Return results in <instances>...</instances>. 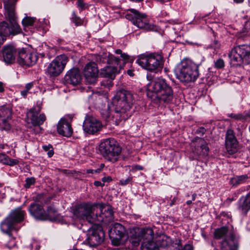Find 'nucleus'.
<instances>
[{
  "instance_id": "obj_1",
  "label": "nucleus",
  "mask_w": 250,
  "mask_h": 250,
  "mask_svg": "<svg viewBox=\"0 0 250 250\" xmlns=\"http://www.w3.org/2000/svg\"><path fill=\"white\" fill-rule=\"evenodd\" d=\"M204 61L201 54H198L193 61L183 60L175 70L176 78L183 83L194 82L199 77L198 68Z\"/></svg>"
},
{
  "instance_id": "obj_2",
  "label": "nucleus",
  "mask_w": 250,
  "mask_h": 250,
  "mask_svg": "<svg viewBox=\"0 0 250 250\" xmlns=\"http://www.w3.org/2000/svg\"><path fill=\"white\" fill-rule=\"evenodd\" d=\"M115 53L120 55V58L115 57L110 53H104L101 56L100 61L108 64L101 69L100 75L102 77L111 80L114 79L115 75L123 67L125 61H128L130 58L128 55L123 53L120 49L116 50Z\"/></svg>"
},
{
  "instance_id": "obj_3",
  "label": "nucleus",
  "mask_w": 250,
  "mask_h": 250,
  "mask_svg": "<svg viewBox=\"0 0 250 250\" xmlns=\"http://www.w3.org/2000/svg\"><path fill=\"white\" fill-rule=\"evenodd\" d=\"M147 95L152 93L157 95V97L161 102L165 104L171 103L174 98V93L172 87L162 78H157L152 81L147 85Z\"/></svg>"
},
{
  "instance_id": "obj_4",
  "label": "nucleus",
  "mask_w": 250,
  "mask_h": 250,
  "mask_svg": "<svg viewBox=\"0 0 250 250\" xmlns=\"http://www.w3.org/2000/svg\"><path fill=\"white\" fill-rule=\"evenodd\" d=\"M133 102V95L129 91L122 89L117 92L112 103L115 112L120 114L121 120H125L130 116L129 111Z\"/></svg>"
},
{
  "instance_id": "obj_5",
  "label": "nucleus",
  "mask_w": 250,
  "mask_h": 250,
  "mask_svg": "<svg viewBox=\"0 0 250 250\" xmlns=\"http://www.w3.org/2000/svg\"><path fill=\"white\" fill-rule=\"evenodd\" d=\"M25 211L21 208L12 210L8 216L0 223V229L2 233L10 234L13 231L17 232L20 229L18 224L23 221Z\"/></svg>"
},
{
  "instance_id": "obj_6",
  "label": "nucleus",
  "mask_w": 250,
  "mask_h": 250,
  "mask_svg": "<svg viewBox=\"0 0 250 250\" xmlns=\"http://www.w3.org/2000/svg\"><path fill=\"white\" fill-rule=\"evenodd\" d=\"M136 62L144 69L152 72L161 69L164 61L159 53H146L138 56Z\"/></svg>"
},
{
  "instance_id": "obj_7",
  "label": "nucleus",
  "mask_w": 250,
  "mask_h": 250,
  "mask_svg": "<svg viewBox=\"0 0 250 250\" xmlns=\"http://www.w3.org/2000/svg\"><path fill=\"white\" fill-rule=\"evenodd\" d=\"M99 150L106 160L114 163L118 160L122 148L114 139L109 138L101 143Z\"/></svg>"
},
{
  "instance_id": "obj_8",
  "label": "nucleus",
  "mask_w": 250,
  "mask_h": 250,
  "mask_svg": "<svg viewBox=\"0 0 250 250\" xmlns=\"http://www.w3.org/2000/svg\"><path fill=\"white\" fill-rule=\"evenodd\" d=\"M229 56L233 65L248 64L250 63V46L243 44L234 47Z\"/></svg>"
},
{
  "instance_id": "obj_9",
  "label": "nucleus",
  "mask_w": 250,
  "mask_h": 250,
  "mask_svg": "<svg viewBox=\"0 0 250 250\" xmlns=\"http://www.w3.org/2000/svg\"><path fill=\"white\" fill-rule=\"evenodd\" d=\"M96 206L83 203L76 207L74 215L80 219H85L91 224L99 220L97 213H95Z\"/></svg>"
},
{
  "instance_id": "obj_10",
  "label": "nucleus",
  "mask_w": 250,
  "mask_h": 250,
  "mask_svg": "<svg viewBox=\"0 0 250 250\" xmlns=\"http://www.w3.org/2000/svg\"><path fill=\"white\" fill-rule=\"evenodd\" d=\"M9 13H5V16L7 19L10 24H9L6 21H3L0 23V32L5 36L9 35H16L21 33V28L17 23V17L15 13H13V15L9 14Z\"/></svg>"
},
{
  "instance_id": "obj_11",
  "label": "nucleus",
  "mask_w": 250,
  "mask_h": 250,
  "mask_svg": "<svg viewBox=\"0 0 250 250\" xmlns=\"http://www.w3.org/2000/svg\"><path fill=\"white\" fill-rule=\"evenodd\" d=\"M125 17L139 28L144 29L146 31H150L153 29V25L148 23L146 15L134 9H129Z\"/></svg>"
},
{
  "instance_id": "obj_12",
  "label": "nucleus",
  "mask_w": 250,
  "mask_h": 250,
  "mask_svg": "<svg viewBox=\"0 0 250 250\" xmlns=\"http://www.w3.org/2000/svg\"><path fill=\"white\" fill-rule=\"evenodd\" d=\"M109 235L112 244L114 246L120 245L128 238L125 228L119 223H115L113 225L109 231Z\"/></svg>"
},
{
  "instance_id": "obj_13",
  "label": "nucleus",
  "mask_w": 250,
  "mask_h": 250,
  "mask_svg": "<svg viewBox=\"0 0 250 250\" xmlns=\"http://www.w3.org/2000/svg\"><path fill=\"white\" fill-rule=\"evenodd\" d=\"M154 232L151 228H144L138 229L130 236V242L133 246H137L140 242L150 241L153 240Z\"/></svg>"
},
{
  "instance_id": "obj_14",
  "label": "nucleus",
  "mask_w": 250,
  "mask_h": 250,
  "mask_svg": "<svg viewBox=\"0 0 250 250\" xmlns=\"http://www.w3.org/2000/svg\"><path fill=\"white\" fill-rule=\"evenodd\" d=\"M67 62V58L64 55L56 57L48 65L47 72L50 76H57L63 70Z\"/></svg>"
},
{
  "instance_id": "obj_15",
  "label": "nucleus",
  "mask_w": 250,
  "mask_h": 250,
  "mask_svg": "<svg viewBox=\"0 0 250 250\" xmlns=\"http://www.w3.org/2000/svg\"><path fill=\"white\" fill-rule=\"evenodd\" d=\"M83 131L89 134H94L99 131L102 127V123L92 116H87L83 123Z\"/></svg>"
},
{
  "instance_id": "obj_16",
  "label": "nucleus",
  "mask_w": 250,
  "mask_h": 250,
  "mask_svg": "<svg viewBox=\"0 0 250 250\" xmlns=\"http://www.w3.org/2000/svg\"><path fill=\"white\" fill-rule=\"evenodd\" d=\"M193 152L196 155H207L209 148L206 141L201 138H195L191 143Z\"/></svg>"
},
{
  "instance_id": "obj_17",
  "label": "nucleus",
  "mask_w": 250,
  "mask_h": 250,
  "mask_svg": "<svg viewBox=\"0 0 250 250\" xmlns=\"http://www.w3.org/2000/svg\"><path fill=\"white\" fill-rule=\"evenodd\" d=\"M83 74L86 82L89 84H94L97 81L98 74L97 65L94 62H90L86 64Z\"/></svg>"
},
{
  "instance_id": "obj_18",
  "label": "nucleus",
  "mask_w": 250,
  "mask_h": 250,
  "mask_svg": "<svg viewBox=\"0 0 250 250\" xmlns=\"http://www.w3.org/2000/svg\"><path fill=\"white\" fill-rule=\"evenodd\" d=\"M226 148L230 154H233L237 151L238 141L234 131L231 129L227 130L225 137Z\"/></svg>"
},
{
  "instance_id": "obj_19",
  "label": "nucleus",
  "mask_w": 250,
  "mask_h": 250,
  "mask_svg": "<svg viewBox=\"0 0 250 250\" xmlns=\"http://www.w3.org/2000/svg\"><path fill=\"white\" fill-rule=\"evenodd\" d=\"M104 236L102 229L90 228L88 230L86 240L90 246H96L103 241Z\"/></svg>"
},
{
  "instance_id": "obj_20",
  "label": "nucleus",
  "mask_w": 250,
  "mask_h": 250,
  "mask_svg": "<svg viewBox=\"0 0 250 250\" xmlns=\"http://www.w3.org/2000/svg\"><path fill=\"white\" fill-rule=\"evenodd\" d=\"M221 245V250H238L239 246L238 239L233 232H230L223 239Z\"/></svg>"
},
{
  "instance_id": "obj_21",
  "label": "nucleus",
  "mask_w": 250,
  "mask_h": 250,
  "mask_svg": "<svg viewBox=\"0 0 250 250\" xmlns=\"http://www.w3.org/2000/svg\"><path fill=\"white\" fill-rule=\"evenodd\" d=\"M18 55L20 62L22 65L28 66L35 64L38 58L35 53H27L24 49L20 50Z\"/></svg>"
},
{
  "instance_id": "obj_22",
  "label": "nucleus",
  "mask_w": 250,
  "mask_h": 250,
  "mask_svg": "<svg viewBox=\"0 0 250 250\" xmlns=\"http://www.w3.org/2000/svg\"><path fill=\"white\" fill-rule=\"evenodd\" d=\"M64 80L67 84L73 85L79 84L82 80V76L80 70L77 68L70 69L66 74Z\"/></svg>"
},
{
  "instance_id": "obj_23",
  "label": "nucleus",
  "mask_w": 250,
  "mask_h": 250,
  "mask_svg": "<svg viewBox=\"0 0 250 250\" xmlns=\"http://www.w3.org/2000/svg\"><path fill=\"white\" fill-rule=\"evenodd\" d=\"M17 54V50L12 45L8 44L2 48V56L4 61L7 64H11L15 62Z\"/></svg>"
},
{
  "instance_id": "obj_24",
  "label": "nucleus",
  "mask_w": 250,
  "mask_h": 250,
  "mask_svg": "<svg viewBox=\"0 0 250 250\" xmlns=\"http://www.w3.org/2000/svg\"><path fill=\"white\" fill-rule=\"evenodd\" d=\"M41 109L39 107L37 110L35 108H33L30 110L27 114V116L30 117L31 123L34 126H39L42 125L46 120V116L44 114H38Z\"/></svg>"
},
{
  "instance_id": "obj_25",
  "label": "nucleus",
  "mask_w": 250,
  "mask_h": 250,
  "mask_svg": "<svg viewBox=\"0 0 250 250\" xmlns=\"http://www.w3.org/2000/svg\"><path fill=\"white\" fill-rule=\"evenodd\" d=\"M57 131L59 134L66 137H70L73 133L70 124L65 118H62L58 122Z\"/></svg>"
},
{
  "instance_id": "obj_26",
  "label": "nucleus",
  "mask_w": 250,
  "mask_h": 250,
  "mask_svg": "<svg viewBox=\"0 0 250 250\" xmlns=\"http://www.w3.org/2000/svg\"><path fill=\"white\" fill-rule=\"evenodd\" d=\"M28 210L31 215L36 219L46 220V212L42 206L32 203L30 205Z\"/></svg>"
},
{
  "instance_id": "obj_27",
  "label": "nucleus",
  "mask_w": 250,
  "mask_h": 250,
  "mask_svg": "<svg viewBox=\"0 0 250 250\" xmlns=\"http://www.w3.org/2000/svg\"><path fill=\"white\" fill-rule=\"evenodd\" d=\"M156 245L161 248L164 250H174L177 245V243H174L170 237L163 236L159 237L156 241Z\"/></svg>"
},
{
  "instance_id": "obj_28",
  "label": "nucleus",
  "mask_w": 250,
  "mask_h": 250,
  "mask_svg": "<svg viewBox=\"0 0 250 250\" xmlns=\"http://www.w3.org/2000/svg\"><path fill=\"white\" fill-rule=\"evenodd\" d=\"M96 208H99L101 214L98 216V221L103 220L104 217L111 219L113 215V211L112 208L109 205L104 206L98 204L96 205Z\"/></svg>"
},
{
  "instance_id": "obj_29",
  "label": "nucleus",
  "mask_w": 250,
  "mask_h": 250,
  "mask_svg": "<svg viewBox=\"0 0 250 250\" xmlns=\"http://www.w3.org/2000/svg\"><path fill=\"white\" fill-rule=\"evenodd\" d=\"M238 209L246 215L250 209V196L248 194L246 197H242L238 202Z\"/></svg>"
},
{
  "instance_id": "obj_30",
  "label": "nucleus",
  "mask_w": 250,
  "mask_h": 250,
  "mask_svg": "<svg viewBox=\"0 0 250 250\" xmlns=\"http://www.w3.org/2000/svg\"><path fill=\"white\" fill-rule=\"evenodd\" d=\"M230 232H233L229 230L228 227H223L216 229L214 232V237L217 239H220L222 238L225 239L229 235V233Z\"/></svg>"
},
{
  "instance_id": "obj_31",
  "label": "nucleus",
  "mask_w": 250,
  "mask_h": 250,
  "mask_svg": "<svg viewBox=\"0 0 250 250\" xmlns=\"http://www.w3.org/2000/svg\"><path fill=\"white\" fill-rule=\"evenodd\" d=\"M46 219L56 220L58 217V211L53 206H50L47 210Z\"/></svg>"
},
{
  "instance_id": "obj_32",
  "label": "nucleus",
  "mask_w": 250,
  "mask_h": 250,
  "mask_svg": "<svg viewBox=\"0 0 250 250\" xmlns=\"http://www.w3.org/2000/svg\"><path fill=\"white\" fill-rule=\"evenodd\" d=\"M141 249L142 250H159L158 248L156 247V242L154 243L153 240L142 242Z\"/></svg>"
},
{
  "instance_id": "obj_33",
  "label": "nucleus",
  "mask_w": 250,
  "mask_h": 250,
  "mask_svg": "<svg viewBox=\"0 0 250 250\" xmlns=\"http://www.w3.org/2000/svg\"><path fill=\"white\" fill-rule=\"evenodd\" d=\"M6 234L7 236L5 239V245L7 248L10 249L16 245V237L13 235L12 233Z\"/></svg>"
},
{
  "instance_id": "obj_34",
  "label": "nucleus",
  "mask_w": 250,
  "mask_h": 250,
  "mask_svg": "<svg viewBox=\"0 0 250 250\" xmlns=\"http://www.w3.org/2000/svg\"><path fill=\"white\" fill-rule=\"evenodd\" d=\"M248 179V176L247 175H242L232 178L230 180V182L233 186H237L238 185L244 183Z\"/></svg>"
},
{
  "instance_id": "obj_35",
  "label": "nucleus",
  "mask_w": 250,
  "mask_h": 250,
  "mask_svg": "<svg viewBox=\"0 0 250 250\" xmlns=\"http://www.w3.org/2000/svg\"><path fill=\"white\" fill-rule=\"evenodd\" d=\"M229 117L233 118L237 121H240L242 122L246 121L248 119L247 111H245L243 113L234 114L231 113L229 114Z\"/></svg>"
},
{
  "instance_id": "obj_36",
  "label": "nucleus",
  "mask_w": 250,
  "mask_h": 250,
  "mask_svg": "<svg viewBox=\"0 0 250 250\" xmlns=\"http://www.w3.org/2000/svg\"><path fill=\"white\" fill-rule=\"evenodd\" d=\"M4 3V7L5 10V13H9V15L10 14L13 15L14 12V7L12 4V0H2Z\"/></svg>"
},
{
  "instance_id": "obj_37",
  "label": "nucleus",
  "mask_w": 250,
  "mask_h": 250,
  "mask_svg": "<svg viewBox=\"0 0 250 250\" xmlns=\"http://www.w3.org/2000/svg\"><path fill=\"white\" fill-rule=\"evenodd\" d=\"M11 110L5 106L0 107V118H9L11 117Z\"/></svg>"
},
{
  "instance_id": "obj_38",
  "label": "nucleus",
  "mask_w": 250,
  "mask_h": 250,
  "mask_svg": "<svg viewBox=\"0 0 250 250\" xmlns=\"http://www.w3.org/2000/svg\"><path fill=\"white\" fill-rule=\"evenodd\" d=\"M36 19L34 18L26 17H25L22 21V25L26 30L27 27L33 25L35 22Z\"/></svg>"
},
{
  "instance_id": "obj_39",
  "label": "nucleus",
  "mask_w": 250,
  "mask_h": 250,
  "mask_svg": "<svg viewBox=\"0 0 250 250\" xmlns=\"http://www.w3.org/2000/svg\"><path fill=\"white\" fill-rule=\"evenodd\" d=\"M174 250H193V248L190 244H186L184 248H183L181 241H179V242L177 243V245Z\"/></svg>"
},
{
  "instance_id": "obj_40",
  "label": "nucleus",
  "mask_w": 250,
  "mask_h": 250,
  "mask_svg": "<svg viewBox=\"0 0 250 250\" xmlns=\"http://www.w3.org/2000/svg\"><path fill=\"white\" fill-rule=\"evenodd\" d=\"M104 107V108L101 109L100 112L104 118H106L109 117L110 115V106L108 104L107 105H105Z\"/></svg>"
},
{
  "instance_id": "obj_41",
  "label": "nucleus",
  "mask_w": 250,
  "mask_h": 250,
  "mask_svg": "<svg viewBox=\"0 0 250 250\" xmlns=\"http://www.w3.org/2000/svg\"><path fill=\"white\" fill-rule=\"evenodd\" d=\"M112 80L110 79L105 78L104 80L101 82V85L104 87L109 88L113 85Z\"/></svg>"
},
{
  "instance_id": "obj_42",
  "label": "nucleus",
  "mask_w": 250,
  "mask_h": 250,
  "mask_svg": "<svg viewBox=\"0 0 250 250\" xmlns=\"http://www.w3.org/2000/svg\"><path fill=\"white\" fill-rule=\"evenodd\" d=\"M42 148L45 151L47 152V153L49 157H51L53 155L54 151L51 145L44 146H42Z\"/></svg>"
},
{
  "instance_id": "obj_43",
  "label": "nucleus",
  "mask_w": 250,
  "mask_h": 250,
  "mask_svg": "<svg viewBox=\"0 0 250 250\" xmlns=\"http://www.w3.org/2000/svg\"><path fill=\"white\" fill-rule=\"evenodd\" d=\"M72 19L73 22L75 24L76 26L81 25L83 23L82 20L80 19V17L76 16L75 12L73 13Z\"/></svg>"
},
{
  "instance_id": "obj_44",
  "label": "nucleus",
  "mask_w": 250,
  "mask_h": 250,
  "mask_svg": "<svg viewBox=\"0 0 250 250\" xmlns=\"http://www.w3.org/2000/svg\"><path fill=\"white\" fill-rule=\"evenodd\" d=\"M225 66V62L222 59H218L214 61V67L217 69H221Z\"/></svg>"
},
{
  "instance_id": "obj_45",
  "label": "nucleus",
  "mask_w": 250,
  "mask_h": 250,
  "mask_svg": "<svg viewBox=\"0 0 250 250\" xmlns=\"http://www.w3.org/2000/svg\"><path fill=\"white\" fill-rule=\"evenodd\" d=\"M6 162V163H5V165H9L10 166H13L18 165L19 163V161L18 160L16 159H11L7 156Z\"/></svg>"
},
{
  "instance_id": "obj_46",
  "label": "nucleus",
  "mask_w": 250,
  "mask_h": 250,
  "mask_svg": "<svg viewBox=\"0 0 250 250\" xmlns=\"http://www.w3.org/2000/svg\"><path fill=\"white\" fill-rule=\"evenodd\" d=\"M35 182V179L33 177L27 178L25 180V184L24 187L26 188H29L31 185L34 184Z\"/></svg>"
},
{
  "instance_id": "obj_47",
  "label": "nucleus",
  "mask_w": 250,
  "mask_h": 250,
  "mask_svg": "<svg viewBox=\"0 0 250 250\" xmlns=\"http://www.w3.org/2000/svg\"><path fill=\"white\" fill-rule=\"evenodd\" d=\"M1 127L3 129L6 130H9L11 128V126L10 124L7 122L6 120L5 119H2Z\"/></svg>"
},
{
  "instance_id": "obj_48",
  "label": "nucleus",
  "mask_w": 250,
  "mask_h": 250,
  "mask_svg": "<svg viewBox=\"0 0 250 250\" xmlns=\"http://www.w3.org/2000/svg\"><path fill=\"white\" fill-rule=\"evenodd\" d=\"M132 180V178L128 177L127 178L125 179H122L120 181V183L122 186H125L129 184L131 181Z\"/></svg>"
},
{
  "instance_id": "obj_49",
  "label": "nucleus",
  "mask_w": 250,
  "mask_h": 250,
  "mask_svg": "<svg viewBox=\"0 0 250 250\" xmlns=\"http://www.w3.org/2000/svg\"><path fill=\"white\" fill-rule=\"evenodd\" d=\"M7 159V155L5 153H0V163L5 165L6 163V159Z\"/></svg>"
},
{
  "instance_id": "obj_50",
  "label": "nucleus",
  "mask_w": 250,
  "mask_h": 250,
  "mask_svg": "<svg viewBox=\"0 0 250 250\" xmlns=\"http://www.w3.org/2000/svg\"><path fill=\"white\" fill-rule=\"evenodd\" d=\"M112 180V178L110 176L104 177L102 178V181L104 184L105 182L109 183Z\"/></svg>"
},
{
  "instance_id": "obj_51",
  "label": "nucleus",
  "mask_w": 250,
  "mask_h": 250,
  "mask_svg": "<svg viewBox=\"0 0 250 250\" xmlns=\"http://www.w3.org/2000/svg\"><path fill=\"white\" fill-rule=\"evenodd\" d=\"M205 132L206 129L204 127H200L197 130V133H201L202 135L205 134Z\"/></svg>"
},
{
  "instance_id": "obj_52",
  "label": "nucleus",
  "mask_w": 250,
  "mask_h": 250,
  "mask_svg": "<svg viewBox=\"0 0 250 250\" xmlns=\"http://www.w3.org/2000/svg\"><path fill=\"white\" fill-rule=\"evenodd\" d=\"M28 92V90H27L26 89H24L21 91V94L23 97L25 98L27 96Z\"/></svg>"
},
{
  "instance_id": "obj_53",
  "label": "nucleus",
  "mask_w": 250,
  "mask_h": 250,
  "mask_svg": "<svg viewBox=\"0 0 250 250\" xmlns=\"http://www.w3.org/2000/svg\"><path fill=\"white\" fill-rule=\"evenodd\" d=\"M33 86V83H28L26 84L25 87V89L29 90Z\"/></svg>"
},
{
  "instance_id": "obj_54",
  "label": "nucleus",
  "mask_w": 250,
  "mask_h": 250,
  "mask_svg": "<svg viewBox=\"0 0 250 250\" xmlns=\"http://www.w3.org/2000/svg\"><path fill=\"white\" fill-rule=\"evenodd\" d=\"M94 184L96 187H99V186L103 187L104 185V183H102L101 182L98 181H95L94 183Z\"/></svg>"
},
{
  "instance_id": "obj_55",
  "label": "nucleus",
  "mask_w": 250,
  "mask_h": 250,
  "mask_svg": "<svg viewBox=\"0 0 250 250\" xmlns=\"http://www.w3.org/2000/svg\"><path fill=\"white\" fill-rule=\"evenodd\" d=\"M4 91V87L3 86V83L1 82H0V92H2Z\"/></svg>"
},
{
  "instance_id": "obj_56",
  "label": "nucleus",
  "mask_w": 250,
  "mask_h": 250,
  "mask_svg": "<svg viewBox=\"0 0 250 250\" xmlns=\"http://www.w3.org/2000/svg\"><path fill=\"white\" fill-rule=\"evenodd\" d=\"M94 173H100L102 171V170H101V169L99 167L97 169H94Z\"/></svg>"
},
{
  "instance_id": "obj_57",
  "label": "nucleus",
  "mask_w": 250,
  "mask_h": 250,
  "mask_svg": "<svg viewBox=\"0 0 250 250\" xmlns=\"http://www.w3.org/2000/svg\"><path fill=\"white\" fill-rule=\"evenodd\" d=\"M86 172H87V173H92V174H93V173H94V169H87V170Z\"/></svg>"
},
{
  "instance_id": "obj_58",
  "label": "nucleus",
  "mask_w": 250,
  "mask_h": 250,
  "mask_svg": "<svg viewBox=\"0 0 250 250\" xmlns=\"http://www.w3.org/2000/svg\"><path fill=\"white\" fill-rule=\"evenodd\" d=\"M197 194L196 193H194L192 195V201H194L195 200Z\"/></svg>"
},
{
  "instance_id": "obj_59",
  "label": "nucleus",
  "mask_w": 250,
  "mask_h": 250,
  "mask_svg": "<svg viewBox=\"0 0 250 250\" xmlns=\"http://www.w3.org/2000/svg\"><path fill=\"white\" fill-rule=\"evenodd\" d=\"M234 1L237 3H240L244 1V0H233Z\"/></svg>"
},
{
  "instance_id": "obj_60",
  "label": "nucleus",
  "mask_w": 250,
  "mask_h": 250,
  "mask_svg": "<svg viewBox=\"0 0 250 250\" xmlns=\"http://www.w3.org/2000/svg\"><path fill=\"white\" fill-rule=\"evenodd\" d=\"M104 167V164L103 163H102L100 165L99 168L101 169V170H102L103 168Z\"/></svg>"
},
{
  "instance_id": "obj_61",
  "label": "nucleus",
  "mask_w": 250,
  "mask_h": 250,
  "mask_svg": "<svg viewBox=\"0 0 250 250\" xmlns=\"http://www.w3.org/2000/svg\"><path fill=\"white\" fill-rule=\"evenodd\" d=\"M187 205H189L192 204V200H188L186 202Z\"/></svg>"
},
{
  "instance_id": "obj_62",
  "label": "nucleus",
  "mask_w": 250,
  "mask_h": 250,
  "mask_svg": "<svg viewBox=\"0 0 250 250\" xmlns=\"http://www.w3.org/2000/svg\"><path fill=\"white\" fill-rule=\"evenodd\" d=\"M247 113L248 119H249V118H250V110L248 111H247Z\"/></svg>"
},
{
  "instance_id": "obj_63",
  "label": "nucleus",
  "mask_w": 250,
  "mask_h": 250,
  "mask_svg": "<svg viewBox=\"0 0 250 250\" xmlns=\"http://www.w3.org/2000/svg\"><path fill=\"white\" fill-rule=\"evenodd\" d=\"M187 43H188V44H195V43L193 42H189L188 41H186Z\"/></svg>"
},
{
  "instance_id": "obj_64",
  "label": "nucleus",
  "mask_w": 250,
  "mask_h": 250,
  "mask_svg": "<svg viewBox=\"0 0 250 250\" xmlns=\"http://www.w3.org/2000/svg\"><path fill=\"white\" fill-rule=\"evenodd\" d=\"M248 5L250 7V0H248Z\"/></svg>"
}]
</instances>
